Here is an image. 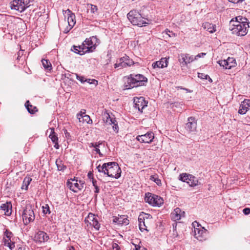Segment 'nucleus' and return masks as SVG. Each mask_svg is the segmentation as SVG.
Here are the masks:
<instances>
[{
	"instance_id": "obj_33",
	"label": "nucleus",
	"mask_w": 250,
	"mask_h": 250,
	"mask_svg": "<svg viewBox=\"0 0 250 250\" xmlns=\"http://www.w3.org/2000/svg\"><path fill=\"white\" fill-rule=\"evenodd\" d=\"M42 62L44 69L49 71L52 69L51 63L49 61V60L42 59Z\"/></svg>"
},
{
	"instance_id": "obj_26",
	"label": "nucleus",
	"mask_w": 250,
	"mask_h": 250,
	"mask_svg": "<svg viewBox=\"0 0 250 250\" xmlns=\"http://www.w3.org/2000/svg\"><path fill=\"white\" fill-rule=\"evenodd\" d=\"M138 221H139V227L140 230L143 231L144 230H146L148 231L147 229V227L146 226L145 222L144 221V218L142 216H139L138 217Z\"/></svg>"
},
{
	"instance_id": "obj_5",
	"label": "nucleus",
	"mask_w": 250,
	"mask_h": 250,
	"mask_svg": "<svg viewBox=\"0 0 250 250\" xmlns=\"http://www.w3.org/2000/svg\"><path fill=\"white\" fill-rule=\"evenodd\" d=\"M31 1V0H14L10 6L11 9L22 12L30 6Z\"/></svg>"
},
{
	"instance_id": "obj_60",
	"label": "nucleus",
	"mask_w": 250,
	"mask_h": 250,
	"mask_svg": "<svg viewBox=\"0 0 250 250\" xmlns=\"http://www.w3.org/2000/svg\"><path fill=\"white\" fill-rule=\"evenodd\" d=\"M54 144V147L56 148V149H59V144H58V141L56 142H54L53 143Z\"/></svg>"
},
{
	"instance_id": "obj_17",
	"label": "nucleus",
	"mask_w": 250,
	"mask_h": 250,
	"mask_svg": "<svg viewBox=\"0 0 250 250\" xmlns=\"http://www.w3.org/2000/svg\"><path fill=\"white\" fill-rule=\"evenodd\" d=\"M249 110H250V100H244L240 104L238 113L245 114Z\"/></svg>"
},
{
	"instance_id": "obj_8",
	"label": "nucleus",
	"mask_w": 250,
	"mask_h": 250,
	"mask_svg": "<svg viewBox=\"0 0 250 250\" xmlns=\"http://www.w3.org/2000/svg\"><path fill=\"white\" fill-rule=\"evenodd\" d=\"M196 58L193 56H190L188 54H181L179 56L178 61L182 67L186 66L188 63L196 60Z\"/></svg>"
},
{
	"instance_id": "obj_45",
	"label": "nucleus",
	"mask_w": 250,
	"mask_h": 250,
	"mask_svg": "<svg viewBox=\"0 0 250 250\" xmlns=\"http://www.w3.org/2000/svg\"><path fill=\"white\" fill-rule=\"evenodd\" d=\"M85 82H87L89 84H93L95 86L98 84V81L95 79H85Z\"/></svg>"
},
{
	"instance_id": "obj_24",
	"label": "nucleus",
	"mask_w": 250,
	"mask_h": 250,
	"mask_svg": "<svg viewBox=\"0 0 250 250\" xmlns=\"http://www.w3.org/2000/svg\"><path fill=\"white\" fill-rule=\"evenodd\" d=\"M25 106L26 107L28 112L31 114H35L38 111L37 107L31 105L29 101H27L26 102Z\"/></svg>"
},
{
	"instance_id": "obj_3",
	"label": "nucleus",
	"mask_w": 250,
	"mask_h": 250,
	"mask_svg": "<svg viewBox=\"0 0 250 250\" xmlns=\"http://www.w3.org/2000/svg\"><path fill=\"white\" fill-rule=\"evenodd\" d=\"M127 16L128 19L133 25L141 27L147 23L141 15L136 10H131Z\"/></svg>"
},
{
	"instance_id": "obj_64",
	"label": "nucleus",
	"mask_w": 250,
	"mask_h": 250,
	"mask_svg": "<svg viewBox=\"0 0 250 250\" xmlns=\"http://www.w3.org/2000/svg\"><path fill=\"white\" fill-rule=\"evenodd\" d=\"M208 79L209 82L211 83L212 82V79L209 77L208 78Z\"/></svg>"
},
{
	"instance_id": "obj_50",
	"label": "nucleus",
	"mask_w": 250,
	"mask_h": 250,
	"mask_svg": "<svg viewBox=\"0 0 250 250\" xmlns=\"http://www.w3.org/2000/svg\"><path fill=\"white\" fill-rule=\"evenodd\" d=\"M83 119L87 124L92 123V120L90 119L89 116L87 115H84Z\"/></svg>"
},
{
	"instance_id": "obj_59",
	"label": "nucleus",
	"mask_w": 250,
	"mask_h": 250,
	"mask_svg": "<svg viewBox=\"0 0 250 250\" xmlns=\"http://www.w3.org/2000/svg\"><path fill=\"white\" fill-rule=\"evenodd\" d=\"M206 54L205 53H201L198 54V55H197L196 56H195L194 57H196V60H197L199 58L203 57L204 56L206 55Z\"/></svg>"
},
{
	"instance_id": "obj_14",
	"label": "nucleus",
	"mask_w": 250,
	"mask_h": 250,
	"mask_svg": "<svg viewBox=\"0 0 250 250\" xmlns=\"http://www.w3.org/2000/svg\"><path fill=\"white\" fill-rule=\"evenodd\" d=\"M197 123L195 118L189 117L188 123L186 124L185 128L188 132H194L196 130Z\"/></svg>"
},
{
	"instance_id": "obj_6",
	"label": "nucleus",
	"mask_w": 250,
	"mask_h": 250,
	"mask_svg": "<svg viewBox=\"0 0 250 250\" xmlns=\"http://www.w3.org/2000/svg\"><path fill=\"white\" fill-rule=\"evenodd\" d=\"M145 201L153 206H160L163 204V200L160 196L149 192L146 193Z\"/></svg>"
},
{
	"instance_id": "obj_35",
	"label": "nucleus",
	"mask_w": 250,
	"mask_h": 250,
	"mask_svg": "<svg viewBox=\"0 0 250 250\" xmlns=\"http://www.w3.org/2000/svg\"><path fill=\"white\" fill-rule=\"evenodd\" d=\"M53 143L58 141V138L55 132L54 129L53 128H51V133L49 136Z\"/></svg>"
},
{
	"instance_id": "obj_63",
	"label": "nucleus",
	"mask_w": 250,
	"mask_h": 250,
	"mask_svg": "<svg viewBox=\"0 0 250 250\" xmlns=\"http://www.w3.org/2000/svg\"><path fill=\"white\" fill-rule=\"evenodd\" d=\"M84 184V183L83 181H79V185L82 186V188L83 187Z\"/></svg>"
},
{
	"instance_id": "obj_18",
	"label": "nucleus",
	"mask_w": 250,
	"mask_h": 250,
	"mask_svg": "<svg viewBox=\"0 0 250 250\" xmlns=\"http://www.w3.org/2000/svg\"><path fill=\"white\" fill-rule=\"evenodd\" d=\"M48 239L49 236L47 233L42 231H39L34 236V240L39 243L47 241Z\"/></svg>"
},
{
	"instance_id": "obj_56",
	"label": "nucleus",
	"mask_w": 250,
	"mask_h": 250,
	"mask_svg": "<svg viewBox=\"0 0 250 250\" xmlns=\"http://www.w3.org/2000/svg\"><path fill=\"white\" fill-rule=\"evenodd\" d=\"M112 248L113 249H116V250H119L120 249V248L119 247L118 244L116 243H113Z\"/></svg>"
},
{
	"instance_id": "obj_4",
	"label": "nucleus",
	"mask_w": 250,
	"mask_h": 250,
	"mask_svg": "<svg viewBox=\"0 0 250 250\" xmlns=\"http://www.w3.org/2000/svg\"><path fill=\"white\" fill-rule=\"evenodd\" d=\"M240 24L234 25L233 27H230L232 33L239 36H244L247 33L250 27L249 22L240 23Z\"/></svg>"
},
{
	"instance_id": "obj_19",
	"label": "nucleus",
	"mask_w": 250,
	"mask_h": 250,
	"mask_svg": "<svg viewBox=\"0 0 250 250\" xmlns=\"http://www.w3.org/2000/svg\"><path fill=\"white\" fill-rule=\"evenodd\" d=\"M185 212L182 211L180 208H177L171 213V218L174 221H178L185 216Z\"/></svg>"
},
{
	"instance_id": "obj_57",
	"label": "nucleus",
	"mask_w": 250,
	"mask_h": 250,
	"mask_svg": "<svg viewBox=\"0 0 250 250\" xmlns=\"http://www.w3.org/2000/svg\"><path fill=\"white\" fill-rule=\"evenodd\" d=\"M101 144H102V143H98V144H97V143H91L90 146L93 147L95 148V149H96V148H98L99 146Z\"/></svg>"
},
{
	"instance_id": "obj_51",
	"label": "nucleus",
	"mask_w": 250,
	"mask_h": 250,
	"mask_svg": "<svg viewBox=\"0 0 250 250\" xmlns=\"http://www.w3.org/2000/svg\"><path fill=\"white\" fill-rule=\"evenodd\" d=\"M198 77L202 79L207 80L209 76L203 73H198Z\"/></svg>"
},
{
	"instance_id": "obj_42",
	"label": "nucleus",
	"mask_w": 250,
	"mask_h": 250,
	"mask_svg": "<svg viewBox=\"0 0 250 250\" xmlns=\"http://www.w3.org/2000/svg\"><path fill=\"white\" fill-rule=\"evenodd\" d=\"M42 212L43 214H49L50 213V211L49 207L48 205L45 204L44 206H43L42 207Z\"/></svg>"
},
{
	"instance_id": "obj_15",
	"label": "nucleus",
	"mask_w": 250,
	"mask_h": 250,
	"mask_svg": "<svg viewBox=\"0 0 250 250\" xmlns=\"http://www.w3.org/2000/svg\"><path fill=\"white\" fill-rule=\"evenodd\" d=\"M85 221L87 222L92 226L96 230H99L100 224L97 219V217L91 213H89L88 216L85 219Z\"/></svg>"
},
{
	"instance_id": "obj_11",
	"label": "nucleus",
	"mask_w": 250,
	"mask_h": 250,
	"mask_svg": "<svg viewBox=\"0 0 250 250\" xmlns=\"http://www.w3.org/2000/svg\"><path fill=\"white\" fill-rule=\"evenodd\" d=\"M200 227V228H194V236L198 240L203 241L207 239L208 231L204 228L201 226Z\"/></svg>"
},
{
	"instance_id": "obj_25",
	"label": "nucleus",
	"mask_w": 250,
	"mask_h": 250,
	"mask_svg": "<svg viewBox=\"0 0 250 250\" xmlns=\"http://www.w3.org/2000/svg\"><path fill=\"white\" fill-rule=\"evenodd\" d=\"M188 184L190 187H195L197 185H200L201 183L198 181V179L192 175L190 174L189 181L188 182Z\"/></svg>"
},
{
	"instance_id": "obj_30",
	"label": "nucleus",
	"mask_w": 250,
	"mask_h": 250,
	"mask_svg": "<svg viewBox=\"0 0 250 250\" xmlns=\"http://www.w3.org/2000/svg\"><path fill=\"white\" fill-rule=\"evenodd\" d=\"M104 115L106 118L105 122L109 125L116 124L117 122L115 118L111 117L108 113H104Z\"/></svg>"
},
{
	"instance_id": "obj_53",
	"label": "nucleus",
	"mask_w": 250,
	"mask_h": 250,
	"mask_svg": "<svg viewBox=\"0 0 250 250\" xmlns=\"http://www.w3.org/2000/svg\"><path fill=\"white\" fill-rule=\"evenodd\" d=\"M239 23H240L238 21H237L236 20H235L234 21V19H232L231 20V21H230V27H233L234 26V25H237V24H239Z\"/></svg>"
},
{
	"instance_id": "obj_21",
	"label": "nucleus",
	"mask_w": 250,
	"mask_h": 250,
	"mask_svg": "<svg viewBox=\"0 0 250 250\" xmlns=\"http://www.w3.org/2000/svg\"><path fill=\"white\" fill-rule=\"evenodd\" d=\"M113 222L116 223L119 225H128L129 224V220L125 215H121L119 217H116L113 219Z\"/></svg>"
},
{
	"instance_id": "obj_16",
	"label": "nucleus",
	"mask_w": 250,
	"mask_h": 250,
	"mask_svg": "<svg viewBox=\"0 0 250 250\" xmlns=\"http://www.w3.org/2000/svg\"><path fill=\"white\" fill-rule=\"evenodd\" d=\"M75 179H71L67 181V187L74 192H77L78 190L82 189V186L79 185L77 183L78 181L76 180L75 183H73L72 182L75 181Z\"/></svg>"
},
{
	"instance_id": "obj_55",
	"label": "nucleus",
	"mask_w": 250,
	"mask_h": 250,
	"mask_svg": "<svg viewBox=\"0 0 250 250\" xmlns=\"http://www.w3.org/2000/svg\"><path fill=\"white\" fill-rule=\"evenodd\" d=\"M243 212L245 215H249V214H250V208H245L243 210Z\"/></svg>"
},
{
	"instance_id": "obj_46",
	"label": "nucleus",
	"mask_w": 250,
	"mask_h": 250,
	"mask_svg": "<svg viewBox=\"0 0 250 250\" xmlns=\"http://www.w3.org/2000/svg\"><path fill=\"white\" fill-rule=\"evenodd\" d=\"M169 37H175L176 36V34L174 33H173L172 31H170L168 29H167L165 30L164 32Z\"/></svg>"
},
{
	"instance_id": "obj_54",
	"label": "nucleus",
	"mask_w": 250,
	"mask_h": 250,
	"mask_svg": "<svg viewBox=\"0 0 250 250\" xmlns=\"http://www.w3.org/2000/svg\"><path fill=\"white\" fill-rule=\"evenodd\" d=\"M113 129L116 132H118L119 131V127L118 125V123L117 122L116 124H113L112 126Z\"/></svg>"
},
{
	"instance_id": "obj_23",
	"label": "nucleus",
	"mask_w": 250,
	"mask_h": 250,
	"mask_svg": "<svg viewBox=\"0 0 250 250\" xmlns=\"http://www.w3.org/2000/svg\"><path fill=\"white\" fill-rule=\"evenodd\" d=\"M202 26L205 29L211 33H212L216 31V25L208 22L204 23Z\"/></svg>"
},
{
	"instance_id": "obj_38",
	"label": "nucleus",
	"mask_w": 250,
	"mask_h": 250,
	"mask_svg": "<svg viewBox=\"0 0 250 250\" xmlns=\"http://www.w3.org/2000/svg\"><path fill=\"white\" fill-rule=\"evenodd\" d=\"M189 176L190 174L182 173L180 175V180L184 182H186L188 183V181H189Z\"/></svg>"
},
{
	"instance_id": "obj_48",
	"label": "nucleus",
	"mask_w": 250,
	"mask_h": 250,
	"mask_svg": "<svg viewBox=\"0 0 250 250\" xmlns=\"http://www.w3.org/2000/svg\"><path fill=\"white\" fill-rule=\"evenodd\" d=\"M90 7V11L93 14L97 13V11L98 10L97 6L93 4L89 5Z\"/></svg>"
},
{
	"instance_id": "obj_62",
	"label": "nucleus",
	"mask_w": 250,
	"mask_h": 250,
	"mask_svg": "<svg viewBox=\"0 0 250 250\" xmlns=\"http://www.w3.org/2000/svg\"><path fill=\"white\" fill-rule=\"evenodd\" d=\"M95 151L99 154L100 156H102L103 154L101 153L100 150L99 148H96V149H95Z\"/></svg>"
},
{
	"instance_id": "obj_9",
	"label": "nucleus",
	"mask_w": 250,
	"mask_h": 250,
	"mask_svg": "<svg viewBox=\"0 0 250 250\" xmlns=\"http://www.w3.org/2000/svg\"><path fill=\"white\" fill-rule=\"evenodd\" d=\"M13 236L12 233L6 229L4 232L3 238V245L8 247L10 250H12L15 247V243L12 239Z\"/></svg>"
},
{
	"instance_id": "obj_29",
	"label": "nucleus",
	"mask_w": 250,
	"mask_h": 250,
	"mask_svg": "<svg viewBox=\"0 0 250 250\" xmlns=\"http://www.w3.org/2000/svg\"><path fill=\"white\" fill-rule=\"evenodd\" d=\"M171 108L173 109V110L176 111L178 112H181L182 110L181 106L182 104L179 102H174L173 103H171L170 104Z\"/></svg>"
},
{
	"instance_id": "obj_20",
	"label": "nucleus",
	"mask_w": 250,
	"mask_h": 250,
	"mask_svg": "<svg viewBox=\"0 0 250 250\" xmlns=\"http://www.w3.org/2000/svg\"><path fill=\"white\" fill-rule=\"evenodd\" d=\"M12 206L10 202H7L0 206V209L4 211L5 214L10 215L12 212Z\"/></svg>"
},
{
	"instance_id": "obj_13",
	"label": "nucleus",
	"mask_w": 250,
	"mask_h": 250,
	"mask_svg": "<svg viewBox=\"0 0 250 250\" xmlns=\"http://www.w3.org/2000/svg\"><path fill=\"white\" fill-rule=\"evenodd\" d=\"M134 107L141 112H143V109L147 106V102L143 97H135L134 98Z\"/></svg>"
},
{
	"instance_id": "obj_37",
	"label": "nucleus",
	"mask_w": 250,
	"mask_h": 250,
	"mask_svg": "<svg viewBox=\"0 0 250 250\" xmlns=\"http://www.w3.org/2000/svg\"><path fill=\"white\" fill-rule=\"evenodd\" d=\"M124 60H122V58H121L119 60V62H117L115 64H114V68H124L126 67V64L125 63Z\"/></svg>"
},
{
	"instance_id": "obj_61",
	"label": "nucleus",
	"mask_w": 250,
	"mask_h": 250,
	"mask_svg": "<svg viewBox=\"0 0 250 250\" xmlns=\"http://www.w3.org/2000/svg\"><path fill=\"white\" fill-rule=\"evenodd\" d=\"M88 177L89 179L90 180V181H92V178H93V174L89 172L88 173Z\"/></svg>"
},
{
	"instance_id": "obj_32",
	"label": "nucleus",
	"mask_w": 250,
	"mask_h": 250,
	"mask_svg": "<svg viewBox=\"0 0 250 250\" xmlns=\"http://www.w3.org/2000/svg\"><path fill=\"white\" fill-rule=\"evenodd\" d=\"M32 179L30 177H26L23 181L21 189L27 190L29 185L30 184Z\"/></svg>"
},
{
	"instance_id": "obj_52",
	"label": "nucleus",
	"mask_w": 250,
	"mask_h": 250,
	"mask_svg": "<svg viewBox=\"0 0 250 250\" xmlns=\"http://www.w3.org/2000/svg\"><path fill=\"white\" fill-rule=\"evenodd\" d=\"M76 79L80 81L82 83L85 82V79L83 76H79L77 74H75Z\"/></svg>"
},
{
	"instance_id": "obj_58",
	"label": "nucleus",
	"mask_w": 250,
	"mask_h": 250,
	"mask_svg": "<svg viewBox=\"0 0 250 250\" xmlns=\"http://www.w3.org/2000/svg\"><path fill=\"white\" fill-rule=\"evenodd\" d=\"M79 46L80 47V49L81 51L82 50V48L84 49V51L85 50H86V48L87 44H84V41L83 42V43H82V44L81 45H79Z\"/></svg>"
},
{
	"instance_id": "obj_40",
	"label": "nucleus",
	"mask_w": 250,
	"mask_h": 250,
	"mask_svg": "<svg viewBox=\"0 0 250 250\" xmlns=\"http://www.w3.org/2000/svg\"><path fill=\"white\" fill-rule=\"evenodd\" d=\"M234 19L238 21L239 23H241L249 22L248 20L246 18L243 17L241 16L236 17Z\"/></svg>"
},
{
	"instance_id": "obj_49",
	"label": "nucleus",
	"mask_w": 250,
	"mask_h": 250,
	"mask_svg": "<svg viewBox=\"0 0 250 250\" xmlns=\"http://www.w3.org/2000/svg\"><path fill=\"white\" fill-rule=\"evenodd\" d=\"M139 216H142L144 218V221H145L146 219H151L152 216L149 214L145 213L143 212H142L141 214L139 215Z\"/></svg>"
},
{
	"instance_id": "obj_47",
	"label": "nucleus",
	"mask_w": 250,
	"mask_h": 250,
	"mask_svg": "<svg viewBox=\"0 0 250 250\" xmlns=\"http://www.w3.org/2000/svg\"><path fill=\"white\" fill-rule=\"evenodd\" d=\"M85 114V110H81L78 114L77 118H78L80 122H81V118H83V116Z\"/></svg>"
},
{
	"instance_id": "obj_7",
	"label": "nucleus",
	"mask_w": 250,
	"mask_h": 250,
	"mask_svg": "<svg viewBox=\"0 0 250 250\" xmlns=\"http://www.w3.org/2000/svg\"><path fill=\"white\" fill-rule=\"evenodd\" d=\"M22 217L24 223L28 224L35 220V214L31 206H27L23 210Z\"/></svg>"
},
{
	"instance_id": "obj_31",
	"label": "nucleus",
	"mask_w": 250,
	"mask_h": 250,
	"mask_svg": "<svg viewBox=\"0 0 250 250\" xmlns=\"http://www.w3.org/2000/svg\"><path fill=\"white\" fill-rule=\"evenodd\" d=\"M71 50V51L75 52L76 54H79L80 55H83L85 54V51L84 50V49L82 48V50H81H81L80 49L79 46L73 45L72 47Z\"/></svg>"
},
{
	"instance_id": "obj_34",
	"label": "nucleus",
	"mask_w": 250,
	"mask_h": 250,
	"mask_svg": "<svg viewBox=\"0 0 250 250\" xmlns=\"http://www.w3.org/2000/svg\"><path fill=\"white\" fill-rule=\"evenodd\" d=\"M122 60L124 61V62L125 63L126 66H130L131 65H133L134 63L133 60L130 59L129 57L126 55L122 57Z\"/></svg>"
},
{
	"instance_id": "obj_1",
	"label": "nucleus",
	"mask_w": 250,
	"mask_h": 250,
	"mask_svg": "<svg viewBox=\"0 0 250 250\" xmlns=\"http://www.w3.org/2000/svg\"><path fill=\"white\" fill-rule=\"evenodd\" d=\"M96 168L99 172L117 179L121 175V169L118 164L115 162L104 163L102 166L99 165Z\"/></svg>"
},
{
	"instance_id": "obj_28",
	"label": "nucleus",
	"mask_w": 250,
	"mask_h": 250,
	"mask_svg": "<svg viewBox=\"0 0 250 250\" xmlns=\"http://www.w3.org/2000/svg\"><path fill=\"white\" fill-rule=\"evenodd\" d=\"M84 44H87L86 46V50H85V53H89V52H93L95 49H96V46L94 44H92L91 43V42H86V39L84 41Z\"/></svg>"
},
{
	"instance_id": "obj_43",
	"label": "nucleus",
	"mask_w": 250,
	"mask_h": 250,
	"mask_svg": "<svg viewBox=\"0 0 250 250\" xmlns=\"http://www.w3.org/2000/svg\"><path fill=\"white\" fill-rule=\"evenodd\" d=\"M226 61H227L228 66H231V68L234 66L236 64L235 61L233 58H229Z\"/></svg>"
},
{
	"instance_id": "obj_39",
	"label": "nucleus",
	"mask_w": 250,
	"mask_h": 250,
	"mask_svg": "<svg viewBox=\"0 0 250 250\" xmlns=\"http://www.w3.org/2000/svg\"><path fill=\"white\" fill-rule=\"evenodd\" d=\"M150 180L154 182L158 186H161L162 184L161 180L156 175H151Z\"/></svg>"
},
{
	"instance_id": "obj_2",
	"label": "nucleus",
	"mask_w": 250,
	"mask_h": 250,
	"mask_svg": "<svg viewBox=\"0 0 250 250\" xmlns=\"http://www.w3.org/2000/svg\"><path fill=\"white\" fill-rule=\"evenodd\" d=\"M124 79V86L126 89L146 85L147 82V79L143 75L140 74H131L125 77Z\"/></svg>"
},
{
	"instance_id": "obj_36",
	"label": "nucleus",
	"mask_w": 250,
	"mask_h": 250,
	"mask_svg": "<svg viewBox=\"0 0 250 250\" xmlns=\"http://www.w3.org/2000/svg\"><path fill=\"white\" fill-rule=\"evenodd\" d=\"M86 42H91V43H92V44H94L96 46L100 43L99 40L97 38L96 36H92L89 38H87Z\"/></svg>"
},
{
	"instance_id": "obj_10",
	"label": "nucleus",
	"mask_w": 250,
	"mask_h": 250,
	"mask_svg": "<svg viewBox=\"0 0 250 250\" xmlns=\"http://www.w3.org/2000/svg\"><path fill=\"white\" fill-rule=\"evenodd\" d=\"M65 14L68 15L67 17V23L68 26H67L63 31L65 33H68L74 26L76 23L75 21V15L69 9H67L65 12Z\"/></svg>"
},
{
	"instance_id": "obj_44",
	"label": "nucleus",
	"mask_w": 250,
	"mask_h": 250,
	"mask_svg": "<svg viewBox=\"0 0 250 250\" xmlns=\"http://www.w3.org/2000/svg\"><path fill=\"white\" fill-rule=\"evenodd\" d=\"M92 183L93 186H94V187L95 189V190L94 191L95 193H98L99 192L100 189L97 185V181L96 180H95L94 178H92Z\"/></svg>"
},
{
	"instance_id": "obj_12",
	"label": "nucleus",
	"mask_w": 250,
	"mask_h": 250,
	"mask_svg": "<svg viewBox=\"0 0 250 250\" xmlns=\"http://www.w3.org/2000/svg\"><path fill=\"white\" fill-rule=\"evenodd\" d=\"M154 138V135L152 132H147L145 134L138 135L136 139L141 143H151Z\"/></svg>"
},
{
	"instance_id": "obj_22",
	"label": "nucleus",
	"mask_w": 250,
	"mask_h": 250,
	"mask_svg": "<svg viewBox=\"0 0 250 250\" xmlns=\"http://www.w3.org/2000/svg\"><path fill=\"white\" fill-rule=\"evenodd\" d=\"M167 61L165 58H163L159 61L153 62L152 64V67L154 68H164L167 66Z\"/></svg>"
},
{
	"instance_id": "obj_41",
	"label": "nucleus",
	"mask_w": 250,
	"mask_h": 250,
	"mask_svg": "<svg viewBox=\"0 0 250 250\" xmlns=\"http://www.w3.org/2000/svg\"><path fill=\"white\" fill-rule=\"evenodd\" d=\"M218 63L221 66H223L225 69H231V66H228L227 61L226 60L220 61Z\"/></svg>"
},
{
	"instance_id": "obj_27",
	"label": "nucleus",
	"mask_w": 250,
	"mask_h": 250,
	"mask_svg": "<svg viewBox=\"0 0 250 250\" xmlns=\"http://www.w3.org/2000/svg\"><path fill=\"white\" fill-rule=\"evenodd\" d=\"M56 165L59 171H63L66 169V166L61 159H57L56 160Z\"/></svg>"
}]
</instances>
